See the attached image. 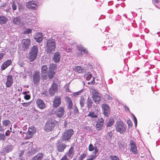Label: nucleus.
Listing matches in <instances>:
<instances>
[{"label": "nucleus", "instance_id": "obj_1", "mask_svg": "<svg viewBox=\"0 0 160 160\" xmlns=\"http://www.w3.org/2000/svg\"><path fill=\"white\" fill-rule=\"evenodd\" d=\"M115 127L116 131L123 134L126 132L127 125L121 120H118L116 122Z\"/></svg>", "mask_w": 160, "mask_h": 160}, {"label": "nucleus", "instance_id": "obj_2", "mask_svg": "<svg viewBox=\"0 0 160 160\" xmlns=\"http://www.w3.org/2000/svg\"><path fill=\"white\" fill-rule=\"evenodd\" d=\"M56 47L55 42L54 40H47L46 51L47 53H50L52 51H55Z\"/></svg>", "mask_w": 160, "mask_h": 160}, {"label": "nucleus", "instance_id": "obj_3", "mask_svg": "<svg viewBox=\"0 0 160 160\" xmlns=\"http://www.w3.org/2000/svg\"><path fill=\"white\" fill-rule=\"evenodd\" d=\"M23 144L24 145V147L26 146V148L24 150H27L29 149L28 152L32 154H34L37 151V148L35 145H32V144L30 145L31 143L29 142H26V143H23Z\"/></svg>", "mask_w": 160, "mask_h": 160}, {"label": "nucleus", "instance_id": "obj_4", "mask_svg": "<svg viewBox=\"0 0 160 160\" xmlns=\"http://www.w3.org/2000/svg\"><path fill=\"white\" fill-rule=\"evenodd\" d=\"M73 133V131L72 129L66 130L65 131L62 137V139L64 141H66L69 139Z\"/></svg>", "mask_w": 160, "mask_h": 160}, {"label": "nucleus", "instance_id": "obj_5", "mask_svg": "<svg viewBox=\"0 0 160 160\" xmlns=\"http://www.w3.org/2000/svg\"><path fill=\"white\" fill-rule=\"evenodd\" d=\"M54 121L53 120L48 121L47 122L44 128L45 131L47 132L52 130L55 126Z\"/></svg>", "mask_w": 160, "mask_h": 160}, {"label": "nucleus", "instance_id": "obj_6", "mask_svg": "<svg viewBox=\"0 0 160 160\" xmlns=\"http://www.w3.org/2000/svg\"><path fill=\"white\" fill-rule=\"evenodd\" d=\"M92 98L93 101L96 103H99L100 99V94L95 89H93L92 91Z\"/></svg>", "mask_w": 160, "mask_h": 160}, {"label": "nucleus", "instance_id": "obj_7", "mask_svg": "<svg viewBox=\"0 0 160 160\" xmlns=\"http://www.w3.org/2000/svg\"><path fill=\"white\" fill-rule=\"evenodd\" d=\"M36 132V129L34 127H31L28 129V131L25 133L26 136V139H28L32 137L33 135Z\"/></svg>", "mask_w": 160, "mask_h": 160}, {"label": "nucleus", "instance_id": "obj_8", "mask_svg": "<svg viewBox=\"0 0 160 160\" xmlns=\"http://www.w3.org/2000/svg\"><path fill=\"white\" fill-rule=\"evenodd\" d=\"M48 71V68L46 65H43L41 66V74L42 79H47Z\"/></svg>", "mask_w": 160, "mask_h": 160}, {"label": "nucleus", "instance_id": "obj_9", "mask_svg": "<svg viewBox=\"0 0 160 160\" xmlns=\"http://www.w3.org/2000/svg\"><path fill=\"white\" fill-rule=\"evenodd\" d=\"M56 68L55 65L54 64L51 65L49 67V72L48 75L49 79H52L54 76L56 72Z\"/></svg>", "mask_w": 160, "mask_h": 160}, {"label": "nucleus", "instance_id": "obj_10", "mask_svg": "<svg viewBox=\"0 0 160 160\" xmlns=\"http://www.w3.org/2000/svg\"><path fill=\"white\" fill-rule=\"evenodd\" d=\"M130 151L134 154H137L138 152L136 143L133 140L130 141Z\"/></svg>", "mask_w": 160, "mask_h": 160}, {"label": "nucleus", "instance_id": "obj_11", "mask_svg": "<svg viewBox=\"0 0 160 160\" xmlns=\"http://www.w3.org/2000/svg\"><path fill=\"white\" fill-rule=\"evenodd\" d=\"M30 44V40L29 39H23L22 42V47L24 51L29 48Z\"/></svg>", "mask_w": 160, "mask_h": 160}, {"label": "nucleus", "instance_id": "obj_12", "mask_svg": "<svg viewBox=\"0 0 160 160\" xmlns=\"http://www.w3.org/2000/svg\"><path fill=\"white\" fill-rule=\"evenodd\" d=\"M58 90V85L53 83L49 90V93L52 96H53Z\"/></svg>", "mask_w": 160, "mask_h": 160}, {"label": "nucleus", "instance_id": "obj_13", "mask_svg": "<svg viewBox=\"0 0 160 160\" xmlns=\"http://www.w3.org/2000/svg\"><path fill=\"white\" fill-rule=\"evenodd\" d=\"M40 79V72L38 71H36L33 76V82L34 84H36L39 82Z\"/></svg>", "mask_w": 160, "mask_h": 160}, {"label": "nucleus", "instance_id": "obj_14", "mask_svg": "<svg viewBox=\"0 0 160 160\" xmlns=\"http://www.w3.org/2000/svg\"><path fill=\"white\" fill-rule=\"evenodd\" d=\"M77 48L79 51L81 52V53H78L77 55L78 57H82V52H83L86 54L88 53V51L87 50L81 45H79L78 46Z\"/></svg>", "mask_w": 160, "mask_h": 160}, {"label": "nucleus", "instance_id": "obj_15", "mask_svg": "<svg viewBox=\"0 0 160 160\" xmlns=\"http://www.w3.org/2000/svg\"><path fill=\"white\" fill-rule=\"evenodd\" d=\"M37 106L41 109H43L46 108V105L43 101L40 99H38L36 102Z\"/></svg>", "mask_w": 160, "mask_h": 160}, {"label": "nucleus", "instance_id": "obj_16", "mask_svg": "<svg viewBox=\"0 0 160 160\" xmlns=\"http://www.w3.org/2000/svg\"><path fill=\"white\" fill-rule=\"evenodd\" d=\"M34 38L37 42H41L43 38L42 33L39 32L36 33L34 36Z\"/></svg>", "mask_w": 160, "mask_h": 160}, {"label": "nucleus", "instance_id": "obj_17", "mask_svg": "<svg viewBox=\"0 0 160 160\" xmlns=\"http://www.w3.org/2000/svg\"><path fill=\"white\" fill-rule=\"evenodd\" d=\"M13 82V79L12 75H8L7 76V82H6V86L7 87H10L12 85Z\"/></svg>", "mask_w": 160, "mask_h": 160}, {"label": "nucleus", "instance_id": "obj_18", "mask_svg": "<svg viewBox=\"0 0 160 160\" xmlns=\"http://www.w3.org/2000/svg\"><path fill=\"white\" fill-rule=\"evenodd\" d=\"M64 110L63 108L60 107L56 111V114L58 117H61L64 115Z\"/></svg>", "mask_w": 160, "mask_h": 160}, {"label": "nucleus", "instance_id": "obj_19", "mask_svg": "<svg viewBox=\"0 0 160 160\" xmlns=\"http://www.w3.org/2000/svg\"><path fill=\"white\" fill-rule=\"evenodd\" d=\"M61 103V98L59 97H56L53 101V106L54 107H57Z\"/></svg>", "mask_w": 160, "mask_h": 160}, {"label": "nucleus", "instance_id": "obj_20", "mask_svg": "<svg viewBox=\"0 0 160 160\" xmlns=\"http://www.w3.org/2000/svg\"><path fill=\"white\" fill-rule=\"evenodd\" d=\"M103 114L105 116H108L109 113L110 108L109 106L106 104H103L102 106Z\"/></svg>", "mask_w": 160, "mask_h": 160}, {"label": "nucleus", "instance_id": "obj_21", "mask_svg": "<svg viewBox=\"0 0 160 160\" xmlns=\"http://www.w3.org/2000/svg\"><path fill=\"white\" fill-rule=\"evenodd\" d=\"M66 146V144L64 143H59L58 142L57 144V149L58 152H62L63 151Z\"/></svg>", "mask_w": 160, "mask_h": 160}, {"label": "nucleus", "instance_id": "obj_22", "mask_svg": "<svg viewBox=\"0 0 160 160\" xmlns=\"http://www.w3.org/2000/svg\"><path fill=\"white\" fill-rule=\"evenodd\" d=\"M27 7L30 9H35L37 7V5L33 1H30L26 4Z\"/></svg>", "mask_w": 160, "mask_h": 160}, {"label": "nucleus", "instance_id": "obj_23", "mask_svg": "<svg viewBox=\"0 0 160 160\" xmlns=\"http://www.w3.org/2000/svg\"><path fill=\"white\" fill-rule=\"evenodd\" d=\"M61 58V55L60 52H57L54 54L53 57V60L55 62H58L59 61Z\"/></svg>", "mask_w": 160, "mask_h": 160}, {"label": "nucleus", "instance_id": "obj_24", "mask_svg": "<svg viewBox=\"0 0 160 160\" xmlns=\"http://www.w3.org/2000/svg\"><path fill=\"white\" fill-rule=\"evenodd\" d=\"M12 63V61L11 60H8L2 65L1 67V68L2 70H5L8 66L10 65Z\"/></svg>", "mask_w": 160, "mask_h": 160}, {"label": "nucleus", "instance_id": "obj_25", "mask_svg": "<svg viewBox=\"0 0 160 160\" xmlns=\"http://www.w3.org/2000/svg\"><path fill=\"white\" fill-rule=\"evenodd\" d=\"M88 150L91 152L94 150V154H96L98 151V147L95 145L94 146L92 144H90L88 146Z\"/></svg>", "mask_w": 160, "mask_h": 160}, {"label": "nucleus", "instance_id": "obj_26", "mask_svg": "<svg viewBox=\"0 0 160 160\" xmlns=\"http://www.w3.org/2000/svg\"><path fill=\"white\" fill-rule=\"evenodd\" d=\"M13 146L11 145H8L3 148V151L5 153H8L11 151L13 149Z\"/></svg>", "mask_w": 160, "mask_h": 160}, {"label": "nucleus", "instance_id": "obj_27", "mask_svg": "<svg viewBox=\"0 0 160 160\" xmlns=\"http://www.w3.org/2000/svg\"><path fill=\"white\" fill-rule=\"evenodd\" d=\"M42 153H40L32 157L31 160H41L43 156Z\"/></svg>", "mask_w": 160, "mask_h": 160}, {"label": "nucleus", "instance_id": "obj_28", "mask_svg": "<svg viewBox=\"0 0 160 160\" xmlns=\"http://www.w3.org/2000/svg\"><path fill=\"white\" fill-rule=\"evenodd\" d=\"M37 54L34 53L29 52L28 58L30 62H33L36 58L37 56Z\"/></svg>", "mask_w": 160, "mask_h": 160}, {"label": "nucleus", "instance_id": "obj_29", "mask_svg": "<svg viewBox=\"0 0 160 160\" xmlns=\"http://www.w3.org/2000/svg\"><path fill=\"white\" fill-rule=\"evenodd\" d=\"M8 21V19L5 16L2 15H0V24L2 25L6 23Z\"/></svg>", "mask_w": 160, "mask_h": 160}, {"label": "nucleus", "instance_id": "obj_30", "mask_svg": "<svg viewBox=\"0 0 160 160\" xmlns=\"http://www.w3.org/2000/svg\"><path fill=\"white\" fill-rule=\"evenodd\" d=\"M38 51V47L36 46H33L29 52L37 54Z\"/></svg>", "mask_w": 160, "mask_h": 160}, {"label": "nucleus", "instance_id": "obj_31", "mask_svg": "<svg viewBox=\"0 0 160 160\" xmlns=\"http://www.w3.org/2000/svg\"><path fill=\"white\" fill-rule=\"evenodd\" d=\"M93 102L91 99L89 98H88L86 103L87 107L88 110H89L90 108L92 107Z\"/></svg>", "mask_w": 160, "mask_h": 160}, {"label": "nucleus", "instance_id": "obj_32", "mask_svg": "<svg viewBox=\"0 0 160 160\" xmlns=\"http://www.w3.org/2000/svg\"><path fill=\"white\" fill-rule=\"evenodd\" d=\"M83 70V68H82L81 67L79 66L75 67L74 68H73L74 71H76L79 73H82Z\"/></svg>", "mask_w": 160, "mask_h": 160}, {"label": "nucleus", "instance_id": "obj_33", "mask_svg": "<svg viewBox=\"0 0 160 160\" xmlns=\"http://www.w3.org/2000/svg\"><path fill=\"white\" fill-rule=\"evenodd\" d=\"M67 101L68 104V108L71 109L72 108V103L70 98L68 97L67 98Z\"/></svg>", "mask_w": 160, "mask_h": 160}, {"label": "nucleus", "instance_id": "obj_34", "mask_svg": "<svg viewBox=\"0 0 160 160\" xmlns=\"http://www.w3.org/2000/svg\"><path fill=\"white\" fill-rule=\"evenodd\" d=\"M88 116L92 118H97L98 117V115L95 114L94 112L91 111L89 112Z\"/></svg>", "mask_w": 160, "mask_h": 160}, {"label": "nucleus", "instance_id": "obj_35", "mask_svg": "<svg viewBox=\"0 0 160 160\" xmlns=\"http://www.w3.org/2000/svg\"><path fill=\"white\" fill-rule=\"evenodd\" d=\"M114 122V120L113 118H110L108 122L107 123V127H110L113 125Z\"/></svg>", "mask_w": 160, "mask_h": 160}, {"label": "nucleus", "instance_id": "obj_36", "mask_svg": "<svg viewBox=\"0 0 160 160\" xmlns=\"http://www.w3.org/2000/svg\"><path fill=\"white\" fill-rule=\"evenodd\" d=\"M85 100L83 96L81 97V98L79 101V103L81 107H83L85 104Z\"/></svg>", "mask_w": 160, "mask_h": 160}, {"label": "nucleus", "instance_id": "obj_37", "mask_svg": "<svg viewBox=\"0 0 160 160\" xmlns=\"http://www.w3.org/2000/svg\"><path fill=\"white\" fill-rule=\"evenodd\" d=\"M73 148L72 147H71V148L69 149L68 156V157L70 158H72L73 156Z\"/></svg>", "mask_w": 160, "mask_h": 160}, {"label": "nucleus", "instance_id": "obj_38", "mask_svg": "<svg viewBox=\"0 0 160 160\" xmlns=\"http://www.w3.org/2000/svg\"><path fill=\"white\" fill-rule=\"evenodd\" d=\"M21 19L18 18H14L13 20V22L14 24L19 25L20 23Z\"/></svg>", "mask_w": 160, "mask_h": 160}, {"label": "nucleus", "instance_id": "obj_39", "mask_svg": "<svg viewBox=\"0 0 160 160\" xmlns=\"http://www.w3.org/2000/svg\"><path fill=\"white\" fill-rule=\"evenodd\" d=\"M103 124L99 123H97L96 124V128H97V129L98 130H101L103 127Z\"/></svg>", "mask_w": 160, "mask_h": 160}, {"label": "nucleus", "instance_id": "obj_40", "mask_svg": "<svg viewBox=\"0 0 160 160\" xmlns=\"http://www.w3.org/2000/svg\"><path fill=\"white\" fill-rule=\"evenodd\" d=\"M10 124L11 122L8 120H5L2 121V124L5 126H7Z\"/></svg>", "mask_w": 160, "mask_h": 160}, {"label": "nucleus", "instance_id": "obj_41", "mask_svg": "<svg viewBox=\"0 0 160 160\" xmlns=\"http://www.w3.org/2000/svg\"><path fill=\"white\" fill-rule=\"evenodd\" d=\"M85 77L87 80H89L92 78V75L90 73H88L85 75Z\"/></svg>", "mask_w": 160, "mask_h": 160}, {"label": "nucleus", "instance_id": "obj_42", "mask_svg": "<svg viewBox=\"0 0 160 160\" xmlns=\"http://www.w3.org/2000/svg\"><path fill=\"white\" fill-rule=\"evenodd\" d=\"M32 32V30L28 28H26L24 29L23 31L24 34H29L31 33Z\"/></svg>", "mask_w": 160, "mask_h": 160}, {"label": "nucleus", "instance_id": "obj_43", "mask_svg": "<svg viewBox=\"0 0 160 160\" xmlns=\"http://www.w3.org/2000/svg\"><path fill=\"white\" fill-rule=\"evenodd\" d=\"M5 154L2 152H0V160H5Z\"/></svg>", "mask_w": 160, "mask_h": 160}, {"label": "nucleus", "instance_id": "obj_44", "mask_svg": "<svg viewBox=\"0 0 160 160\" xmlns=\"http://www.w3.org/2000/svg\"><path fill=\"white\" fill-rule=\"evenodd\" d=\"M87 155L86 153H83L80 156L78 160H82L83 158L86 157Z\"/></svg>", "mask_w": 160, "mask_h": 160}, {"label": "nucleus", "instance_id": "obj_45", "mask_svg": "<svg viewBox=\"0 0 160 160\" xmlns=\"http://www.w3.org/2000/svg\"><path fill=\"white\" fill-rule=\"evenodd\" d=\"M110 158L112 160H119L118 157L116 156L111 155L110 156Z\"/></svg>", "mask_w": 160, "mask_h": 160}, {"label": "nucleus", "instance_id": "obj_46", "mask_svg": "<svg viewBox=\"0 0 160 160\" xmlns=\"http://www.w3.org/2000/svg\"><path fill=\"white\" fill-rule=\"evenodd\" d=\"M97 156L96 154L93 155H91L90 157L88 158L86 160H93L95 159L96 157Z\"/></svg>", "mask_w": 160, "mask_h": 160}, {"label": "nucleus", "instance_id": "obj_47", "mask_svg": "<svg viewBox=\"0 0 160 160\" xmlns=\"http://www.w3.org/2000/svg\"><path fill=\"white\" fill-rule=\"evenodd\" d=\"M12 8L13 10H16L17 9V5L14 2H13L12 3Z\"/></svg>", "mask_w": 160, "mask_h": 160}, {"label": "nucleus", "instance_id": "obj_48", "mask_svg": "<svg viewBox=\"0 0 160 160\" xmlns=\"http://www.w3.org/2000/svg\"><path fill=\"white\" fill-rule=\"evenodd\" d=\"M97 123L104 124V120L102 118H100L98 119V121L97 122Z\"/></svg>", "mask_w": 160, "mask_h": 160}, {"label": "nucleus", "instance_id": "obj_49", "mask_svg": "<svg viewBox=\"0 0 160 160\" xmlns=\"http://www.w3.org/2000/svg\"><path fill=\"white\" fill-rule=\"evenodd\" d=\"M30 102H24L22 103L21 104L22 105V106L23 107H27L30 104Z\"/></svg>", "mask_w": 160, "mask_h": 160}, {"label": "nucleus", "instance_id": "obj_50", "mask_svg": "<svg viewBox=\"0 0 160 160\" xmlns=\"http://www.w3.org/2000/svg\"><path fill=\"white\" fill-rule=\"evenodd\" d=\"M31 96L29 95H26L24 96V98L27 100H28L30 98Z\"/></svg>", "mask_w": 160, "mask_h": 160}, {"label": "nucleus", "instance_id": "obj_51", "mask_svg": "<svg viewBox=\"0 0 160 160\" xmlns=\"http://www.w3.org/2000/svg\"><path fill=\"white\" fill-rule=\"evenodd\" d=\"M5 138V136L4 134H0V140H4Z\"/></svg>", "mask_w": 160, "mask_h": 160}, {"label": "nucleus", "instance_id": "obj_52", "mask_svg": "<svg viewBox=\"0 0 160 160\" xmlns=\"http://www.w3.org/2000/svg\"><path fill=\"white\" fill-rule=\"evenodd\" d=\"M65 50L67 52H69L71 51L72 49L70 48H68V47H67L65 48Z\"/></svg>", "mask_w": 160, "mask_h": 160}, {"label": "nucleus", "instance_id": "obj_53", "mask_svg": "<svg viewBox=\"0 0 160 160\" xmlns=\"http://www.w3.org/2000/svg\"><path fill=\"white\" fill-rule=\"evenodd\" d=\"M95 78L94 77L92 78V80L91 82H88V84H89L90 83L92 84H94L95 83V81H94Z\"/></svg>", "mask_w": 160, "mask_h": 160}, {"label": "nucleus", "instance_id": "obj_54", "mask_svg": "<svg viewBox=\"0 0 160 160\" xmlns=\"http://www.w3.org/2000/svg\"><path fill=\"white\" fill-rule=\"evenodd\" d=\"M10 134V131L9 130H7L5 132V135L6 136H8Z\"/></svg>", "mask_w": 160, "mask_h": 160}, {"label": "nucleus", "instance_id": "obj_55", "mask_svg": "<svg viewBox=\"0 0 160 160\" xmlns=\"http://www.w3.org/2000/svg\"><path fill=\"white\" fill-rule=\"evenodd\" d=\"M60 160H68L67 156L64 155Z\"/></svg>", "mask_w": 160, "mask_h": 160}, {"label": "nucleus", "instance_id": "obj_56", "mask_svg": "<svg viewBox=\"0 0 160 160\" xmlns=\"http://www.w3.org/2000/svg\"><path fill=\"white\" fill-rule=\"evenodd\" d=\"M4 55V54L2 53H0V60L2 59L3 58Z\"/></svg>", "mask_w": 160, "mask_h": 160}, {"label": "nucleus", "instance_id": "obj_57", "mask_svg": "<svg viewBox=\"0 0 160 160\" xmlns=\"http://www.w3.org/2000/svg\"><path fill=\"white\" fill-rule=\"evenodd\" d=\"M106 97L109 100H111L112 99V97L108 95H106Z\"/></svg>", "mask_w": 160, "mask_h": 160}, {"label": "nucleus", "instance_id": "obj_58", "mask_svg": "<svg viewBox=\"0 0 160 160\" xmlns=\"http://www.w3.org/2000/svg\"><path fill=\"white\" fill-rule=\"evenodd\" d=\"M128 124L129 127L132 126V123L131 121H129L127 122Z\"/></svg>", "mask_w": 160, "mask_h": 160}, {"label": "nucleus", "instance_id": "obj_59", "mask_svg": "<svg viewBox=\"0 0 160 160\" xmlns=\"http://www.w3.org/2000/svg\"><path fill=\"white\" fill-rule=\"evenodd\" d=\"M80 93H81L80 91L78 92H76L74 93L73 94H74V96H76L79 95Z\"/></svg>", "mask_w": 160, "mask_h": 160}, {"label": "nucleus", "instance_id": "obj_60", "mask_svg": "<svg viewBox=\"0 0 160 160\" xmlns=\"http://www.w3.org/2000/svg\"><path fill=\"white\" fill-rule=\"evenodd\" d=\"M108 134L110 137H111L112 136V132H108Z\"/></svg>", "mask_w": 160, "mask_h": 160}, {"label": "nucleus", "instance_id": "obj_61", "mask_svg": "<svg viewBox=\"0 0 160 160\" xmlns=\"http://www.w3.org/2000/svg\"><path fill=\"white\" fill-rule=\"evenodd\" d=\"M125 109L126 111H129V108L126 107H125Z\"/></svg>", "mask_w": 160, "mask_h": 160}, {"label": "nucleus", "instance_id": "obj_62", "mask_svg": "<svg viewBox=\"0 0 160 160\" xmlns=\"http://www.w3.org/2000/svg\"><path fill=\"white\" fill-rule=\"evenodd\" d=\"M4 130V129L2 128V127L0 126V131L2 132Z\"/></svg>", "mask_w": 160, "mask_h": 160}, {"label": "nucleus", "instance_id": "obj_63", "mask_svg": "<svg viewBox=\"0 0 160 160\" xmlns=\"http://www.w3.org/2000/svg\"><path fill=\"white\" fill-rule=\"evenodd\" d=\"M133 118H134V122H137V120L136 118L134 116H133Z\"/></svg>", "mask_w": 160, "mask_h": 160}, {"label": "nucleus", "instance_id": "obj_64", "mask_svg": "<svg viewBox=\"0 0 160 160\" xmlns=\"http://www.w3.org/2000/svg\"><path fill=\"white\" fill-rule=\"evenodd\" d=\"M27 92L26 91H25V92H22V94H24V95H27Z\"/></svg>", "mask_w": 160, "mask_h": 160}]
</instances>
